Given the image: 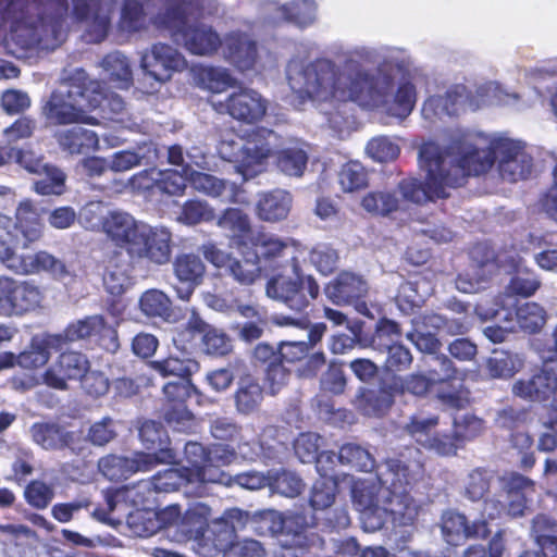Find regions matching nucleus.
Listing matches in <instances>:
<instances>
[{
  "label": "nucleus",
  "mask_w": 557,
  "mask_h": 557,
  "mask_svg": "<svg viewBox=\"0 0 557 557\" xmlns=\"http://www.w3.org/2000/svg\"><path fill=\"white\" fill-rule=\"evenodd\" d=\"M214 219V211L208 202L193 199L186 201L177 215V222L185 225H196Z\"/></svg>",
  "instance_id": "obj_54"
},
{
  "label": "nucleus",
  "mask_w": 557,
  "mask_h": 557,
  "mask_svg": "<svg viewBox=\"0 0 557 557\" xmlns=\"http://www.w3.org/2000/svg\"><path fill=\"white\" fill-rule=\"evenodd\" d=\"M99 83L88 81L86 72L82 69L54 90L44 108L47 119L59 125L84 123L98 124L89 112L101 103Z\"/></svg>",
  "instance_id": "obj_6"
},
{
  "label": "nucleus",
  "mask_w": 557,
  "mask_h": 557,
  "mask_svg": "<svg viewBox=\"0 0 557 557\" xmlns=\"http://www.w3.org/2000/svg\"><path fill=\"white\" fill-rule=\"evenodd\" d=\"M256 248L257 261L264 259L273 261L282 257H289L288 265L293 263L294 257L298 260H305L307 251L293 239H282L276 235L268 233H258L251 238Z\"/></svg>",
  "instance_id": "obj_22"
},
{
  "label": "nucleus",
  "mask_w": 557,
  "mask_h": 557,
  "mask_svg": "<svg viewBox=\"0 0 557 557\" xmlns=\"http://www.w3.org/2000/svg\"><path fill=\"white\" fill-rule=\"evenodd\" d=\"M218 153L223 160L234 163L244 180L263 172L273 154H276L278 169L289 176H301L308 162L304 148L298 144L285 146L281 136L268 128H258L246 138L225 137L218 146Z\"/></svg>",
  "instance_id": "obj_5"
},
{
  "label": "nucleus",
  "mask_w": 557,
  "mask_h": 557,
  "mask_svg": "<svg viewBox=\"0 0 557 557\" xmlns=\"http://www.w3.org/2000/svg\"><path fill=\"white\" fill-rule=\"evenodd\" d=\"M495 163L502 180L509 183L527 180L533 171V158L524 143L505 135L486 136L457 128L445 150L433 141L420 147L424 182L407 178L398 188L404 199L414 203L445 198L449 196L447 189L461 186L467 176L488 172Z\"/></svg>",
  "instance_id": "obj_2"
},
{
  "label": "nucleus",
  "mask_w": 557,
  "mask_h": 557,
  "mask_svg": "<svg viewBox=\"0 0 557 557\" xmlns=\"http://www.w3.org/2000/svg\"><path fill=\"white\" fill-rule=\"evenodd\" d=\"M139 437L144 445L148 449H158L156 453H144L145 455H161V451L164 449H168V435L160 423L156 421H146L141 424L139 429ZM173 456L175 457V454L171 448H169ZM175 458L170 462H174Z\"/></svg>",
  "instance_id": "obj_51"
},
{
  "label": "nucleus",
  "mask_w": 557,
  "mask_h": 557,
  "mask_svg": "<svg viewBox=\"0 0 557 557\" xmlns=\"http://www.w3.org/2000/svg\"><path fill=\"white\" fill-rule=\"evenodd\" d=\"M55 138L62 150L71 154H84L99 148L98 135L79 126L60 131Z\"/></svg>",
  "instance_id": "obj_36"
},
{
  "label": "nucleus",
  "mask_w": 557,
  "mask_h": 557,
  "mask_svg": "<svg viewBox=\"0 0 557 557\" xmlns=\"http://www.w3.org/2000/svg\"><path fill=\"white\" fill-rule=\"evenodd\" d=\"M153 487L159 492H172L184 488L186 494L202 495V488H197V483L184 468H169L153 478Z\"/></svg>",
  "instance_id": "obj_40"
},
{
  "label": "nucleus",
  "mask_w": 557,
  "mask_h": 557,
  "mask_svg": "<svg viewBox=\"0 0 557 557\" xmlns=\"http://www.w3.org/2000/svg\"><path fill=\"white\" fill-rule=\"evenodd\" d=\"M176 347L177 352L171 354L162 360H154L151 367L162 376L174 375L180 380H189V377L199 371V362L187 351L186 344Z\"/></svg>",
  "instance_id": "obj_33"
},
{
  "label": "nucleus",
  "mask_w": 557,
  "mask_h": 557,
  "mask_svg": "<svg viewBox=\"0 0 557 557\" xmlns=\"http://www.w3.org/2000/svg\"><path fill=\"white\" fill-rule=\"evenodd\" d=\"M438 424V418L432 414L416 413L410 417L404 430L417 443L426 447L433 436V431Z\"/></svg>",
  "instance_id": "obj_46"
},
{
  "label": "nucleus",
  "mask_w": 557,
  "mask_h": 557,
  "mask_svg": "<svg viewBox=\"0 0 557 557\" xmlns=\"http://www.w3.org/2000/svg\"><path fill=\"white\" fill-rule=\"evenodd\" d=\"M392 394L385 389L368 391L360 400V408L366 416H382L392 406Z\"/></svg>",
  "instance_id": "obj_61"
},
{
  "label": "nucleus",
  "mask_w": 557,
  "mask_h": 557,
  "mask_svg": "<svg viewBox=\"0 0 557 557\" xmlns=\"http://www.w3.org/2000/svg\"><path fill=\"white\" fill-rule=\"evenodd\" d=\"M386 471L380 473V485L356 482L352 502L360 512L366 532H375L391 519L395 525H411L418 516V505L408 493L420 471V463L412 468L398 459L388 460Z\"/></svg>",
  "instance_id": "obj_4"
},
{
  "label": "nucleus",
  "mask_w": 557,
  "mask_h": 557,
  "mask_svg": "<svg viewBox=\"0 0 557 557\" xmlns=\"http://www.w3.org/2000/svg\"><path fill=\"white\" fill-rule=\"evenodd\" d=\"M88 358L78 351L62 352L42 374V382L54 389L66 391L70 381L81 380L89 370Z\"/></svg>",
  "instance_id": "obj_21"
},
{
  "label": "nucleus",
  "mask_w": 557,
  "mask_h": 557,
  "mask_svg": "<svg viewBox=\"0 0 557 557\" xmlns=\"http://www.w3.org/2000/svg\"><path fill=\"white\" fill-rule=\"evenodd\" d=\"M195 335L200 337V349L203 354L213 357H223L232 351L231 337L222 330L206 323L199 315L193 313L188 319L185 329L181 330L173 337L177 347L187 344Z\"/></svg>",
  "instance_id": "obj_12"
},
{
  "label": "nucleus",
  "mask_w": 557,
  "mask_h": 557,
  "mask_svg": "<svg viewBox=\"0 0 557 557\" xmlns=\"http://www.w3.org/2000/svg\"><path fill=\"white\" fill-rule=\"evenodd\" d=\"M293 206V196L289 191L276 188L259 194L257 201V214L267 222L285 220Z\"/></svg>",
  "instance_id": "obj_32"
},
{
  "label": "nucleus",
  "mask_w": 557,
  "mask_h": 557,
  "mask_svg": "<svg viewBox=\"0 0 557 557\" xmlns=\"http://www.w3.org/2000/svg\"><path fill=\"white\" fill-rule=\"evenodd\" d=\"M332 54L333 58L288 62L286 78L296 107L313 102L338 134L347 123L341 109L348 102L399 119L411 113L417 90L407 75L411 60L404 50L385 49L375 69L363 65L373 63L377 54L367 46H334Z\"/></svg>",
  "instance_id": "obj_1"
},
{
  "label": "nucleus",
  "mask_w": 557,
  "mask_h": 557,
  "mask_svg": "<svg viewBox=\"0 0 557 557\" xmlns=\"http://www.w3.org/2000/svg\"><path fill=\"white\" fill-rule=\"evenodd\" d=\"M368 292L367 283L358 275L343 272L325 287V295L335 305H348L359 300ZM356 309L366 314L368 308L364 302L357 301Z\"/></svg>",
  "instance_id": "obj_25"
},
{
  "label": "nucleus",
  "mask_w": 557,
  "mask_h": 557,
  "mask_svg": "<svg viewBox=\"0 0 557 557\" xmlns=\"http://www.w3.org/2000/svg\"><path fill=\"white\" fill-rule=\"evenodd\" d=\"M117 0H0L3 18L11 23L7 52L17 59L35 49L52 50L63 40L67 21L82 23L87 42L103 41L112 27Z\"/></svg>",
  "instance_id": "obj_3"
},
{
  "label": "nucleus",
  "mask_w": 557,
  "mask_h": 557,
  "mask_svg": "<svg viewBox=\"0 0 557 557\" xmlns=\"http://www.w3.org/2000/svg\"><path fill=\"white\" fill-rule=\"evenodd\" d=\"M338 182L344 191L352 193L367 187L368 175L361 163L350 161L342 166L338 173Z\"/></svg>",
  "instance_id": "obj_58"
},
{
  "label": "nucleus",
  "mask_w": 557,
  "mask_h": 557,
  "mask_svg": "<svg viewBox=\"0 0 557 557\" xmlns=\"http://www.w3.org/2000/svg\"><path fill=\"white\" fill-rule=\"evenodd\" d=\"M265 10L271 14L272 23L286 21L299 27L312 25L317 17V4L313 0H294L283 5L271 1L267 4Z\"/></svg>",
  "instance_id": "obj_31"
},
{
  "label": "nucleus",
  "mask_w": 557,
  "mask_h": 557,
  "mask_svg": "<svg viewBox=\"0 0 557 557\" xmlns=\"http://www.w3.org/2000/svg\"><path fill=\"white\" fill-rule=\"evenodd\" d=\"M140 236L133 243L129 257L147 259L156 264H165L171 258L172 234L165 227L150 226L145 223Z\"/></svg>",
  "instance_id": "obj_20"
},
{
  "label": "nucleus",
  "mask_w": 557,
  "mask_h": 557,
  "mask_svg": "<svg viewBox=\"0 0 557 557\" xmlns=\"http://www.w3.org/2000/svg\"><path fill=\"white\" fill-rule=\"evenodd\" d=\"M187 182L198 191L211 197H219L225 189V183L218 177L199 171L185 170Z\"/></svg>",
  "instance_id": "obj_62"
},
{
  "label": "nucleus",
  "mask_w": 557,
  "mask_h": 557,
  "mask_svg": "<svg viewBox=\"0 0 557 557\" xmlns=\"http://www.w3.org/2000/svg\"><path fill=\"white\" fill-rule=\"evenodd\" d=\"M184 454L187 467H183L189 472L190 476L197 483V488L205 492V483L228 484L227 474L219 469L208 468L207 456L208 448H205L197 442H189L185 445Z\"/></svg>",
  "instance_id": "obj_23"
},
{
  "label": "nucleus",
  "mask_w": 557,
  "mask_h": 557,
  "mask_svg": "<svg viewBox=\"0 0 557 557\" xmlns=\"http://www.w3.org/2000/svg\"><path fill=\"white\" fill-rule=\"evenodd\" d=\"M212 108L219 113H227L233 119L256 123L267 113V100L255 89L242 88L232 92L225 101H211Z\"/></svg>",
  "instance_id": "obj_17"
},
{
  "label": "nucleus",
  "mask_w": 557,
  "mask_h": 557,
  "mask_svg": "<svg viewBox=\"0 0 557 557\" xmlns=\"http://www.w3.org/2000/svg\"><path fill=\"white\" fill-rule=\"evenodd\" d=\"M171 299L159 289L145 292L139 299L141 312L147 317L168 318L171 314Z\"/></svg>",
  "instance_id": "obj_50"
},
{
  "label": "nucleus",
  "mask_w": 557,
  "mask_h": 557,
  "mask_svg": "<svg viewBox=\"0 0 557 557\" xmlns=\"http://www.w3.org/2000/svg\"><path fill=\"white\" fill-rule=\"evenodd\" d=\"M174 459L169 449H163L161 455H145L136 453L133 457H122L109 455L101 458L98 462L100 472L111 481H117L128 478L138 471H149L162 462H171Z\"/></svg>",
  "instance_id": "obj_16"
},
{
  "label": "nucleus",
  "mask_w": 557,
  "mask_h": 557,
  "mask_svg": "<svg viewBox=\"0 0 557 557\" xmlns=\"http://www.w3.org/2000/svg\"><path fill=\"white\" fill-rule=\"evenodd\" d=\"M338 460L339 463L350 466L359 471L370 472L375 468V460L371 453L354 443L341 447Z\"/></svg>",
  "instance_id": "obj_45"
},
{
  "label": "nucleus",
  "mask_w": 557,
  "mask_h": 557,
  "mask_svg": "<svg viewBox=\"0 0 557 557\" xmlns=\"http://www.w3.org/2000/svg\"><path fill=\"white\" fill-rule=\"evenodd\" d=\"M144 222L137 221L128 212L112 210L107 213L102 232L119 247L129 255L133 243L140 236Z\"/></svg>",
  "instance_id": "obj_27"
},
{
  "label": "nucleus",
  "mask_w": 557,
  "mask_h": 557,
  "mask_svg": "<svg viewBox=\"0 0 557 557\" xmlns=\"http://www.w3.org/2000/svg\"><path fill=\"white\" fill-rule=\"evenodd\" d=\"M176 0H122L116 22L117 30L123 35H135L147 32L150 26L160 33H166L168 26L159 21L168 20Z\"/></svg>",
  "instance_id": "obj_11"
},
{
  "label": "nucleus",
  "mask_w": 557,
  "mask_h": 557,
  "mask_svg": "<svg viewBox=\"0 0 557 557\" xmlns=\"http://www.w3.org/2000/svg\"><path fill=\"white\" fill-rule=\"evenodd\" d=\"M435 385L431 374L412 373L399 376L394 381V389L400 394H411L413 396H424Z\"/></svg>",
  "instance_id": "obj_55"
},
{
  "label": "nucleus",
  "mask_w": 557,
  "mask_h": 557,
  "mask_svg": "<svg viewBox=\"0 0 557 557\" xmlns=\"http://www.w3.org/2000/svg\"><path fill=\"white\" fill-rule=\"evenodd\" d=\"M361 207L369 213L387 215L398 210L399 200L389 191H370L362 198Z\"/></svg>",
  "instance_id": "obj_52"
},
{
  "label": "nucleus",
  "mask_w": 557,
  "mask_h": 557,
  "mask_svg": "<svg viewBox=\"0 0 557 557\" xmlns=\"http://www.w3.org/2000/svg\"><path fill=\"white\" fill-rule=\"evenodd\" d=\"M108 212L102 201H90L81 209L78 221L87 230L102 231Z\"/></svg>",
  "instance_id": "obj_63"
},
{
  "label": "nucleus",
  "mask_w": 557,
  "mask_h": 557,
  "mask_svg": "<svg viewBox=\"0 0 557 557\" xmlns=\"http://www.w3.org/2000/svg\"><path fill=\"white\" fill-rule=\"evenodd\" d=\"M531 537L543 557H557V522L554 519L537 515L532 520Z\"/></svg>",
  "instance_id": "obj_39"
},
{
  "label": "nucleus",
  "mask_w": 557,
  "mask_h": 557,
  "mask_svg": "<svg viewBox=\"0 0 557 557\" xmlns=\"http://www.w3.org/2000/svg\"><path fill=\"white\" fill-rule=\"evenodd\" d=\"M441 529L445 541L451 545H458L469 537H486L490 534L484 521L468 523L465 515L448 510L443 513Z\"/></svg>",
  "instance_id": "obj_29"
},
{
  "label": "nucleus",
  "mask_w": 557,
  "mask_h": 557,
  "mask_svg": "<svg viewBox=\"0 0 557 557\" xmlns=\"http://www.w3.org/2000/svg\"><path fill=\"white\" fill-rule=\"evenodd\" d=\"M15 232L16 225H14L12 219L0 213V262L8 270L20 275H33L45 272L60 281L72 276L71 270L63 260L46 250L17 255L14 250V244L16 243Z\"/></svg>",
  "instance_id": "obj_9"
},
{
  "label": "nucleus",
  "mask_w": 557,
  "mask_h": 557,
  "mask_svg": "<svg viewBox=\"0 0 557 557\" xmlns=\"http://www.w3.org/2000/svg\"><path fill=\"white\" fill-rule=\"evenodd\" d=\"M493 475L485 469L472 470L465 480L463 495L472 502L482 499L490 491Z\"/></svg>",
  "instance_id": "obj_57"
},
{
  "label": "nucleus",
  "mask_w": 557,
  "mask_h": 557,
  "mask_svg": "<svg viewBox=\"0 0 557 557\" xmlns=\"http://www.w3.org/2000/svg\"><path fill=\"white\" fill-rule=\"evenodd\" d=\"M519 95L509 94L495 82L479 86L475 96H471L463 85H455L448 88L444 95L430 97L422 107L423 120L429 126H436L438 122H444L446 117L458 115L466 109L476 110L485 104L512 106L520 110L524 104L518 103ZM531 106L527 103L525 107Z\"/></svg>",
  "instance_id": "obj_7"
},
{
  "label": "nucleus",
  "mask_w": 557,
  "mask_h": 557,
  "mask_svg": "<svg viewBox=\"0 0 557 557\" xmlns=\"http://www.w3.org/2000/svg\"><path fill=\"white\" fill-rule=\"evenodd\" d=\"M199 0H176L173 13L169 18L159 21L168 26L166 33L173 42L185 48L189 53L200 57H212L221 48L223 38L209 24L190 23L194 10Z\"/></svg>",
  "instance_id": "obj_8"
},
{
  "label": "nucleus",
  "mask_w": 557,
  "mask_h": 557,
  "mask_svg": "<svg viewBox=\"0 0 557 557\" xmlns=\"http://www.w3.org/2000/svg\"><path fill=\"white\" fill-rule=\"evenodd\" d=\"M522 366L523 361L518 355L507 351H494L487 360L488 372L496 379L511 377Z\"/></svg>",
  "instance_id": "obj_48"
},
{
  "label": "nucleus",
  "mask_w": 557,
  "mask_h": 557,
  "mask_svg": "<svg viewBox=\"0 0 557 557\" xmlns=\"http://www.w3.org/2000/svg\"><path fill=\"white\" fill-rule=\"evenodd\" d=\"M30 434L34 442L45 449H57L66 444L67 433L53 423H35Z\"/></svg>",
  "instance_id": "obj_44"
},
{
  "label": "nucleus",
  "mask_w": 557,
  "mask_h": 557,
  "mask_svg": "<svg viewBox=\"0 0 557 557\" xmlns=\"http://www.w3.org/2000/svg\"><path fill=\"white\" fill-rule=\"evenodd\" d=\"M503 497L506 506L505 513L510 517H521L528 510V495L534 492V482L517 472L508 473L500 479Z\"/></svg>",
  "instance_id": "obj_26"
},
{
  "label": "nucleus",
  "mask_w": 557,
  "mask_h": 557,
  "mask_svg": "<svg viewBox=\"0 0 557 557\" xmlns=\"http://www.w3.org/2000/svg\"><path fill=\"white\" fill-rule=\"evenodd\" d=\"M367 154L374 161L388 162L395 160L400 152L398 144L387 136L372 138L366 148Z\"/></svg>",
  "instance_id": "obj_59"
},
{
  "label": "nucleus",
  "mask_w": 557,
  "mask_h": 557,
  "mask_svg": "<svg viewBox=\"0 0 557 557\" xmlns=\"http://www.w3.org/2000/svg\"><path fill=\"white\" fill-rule=\"evenodd\" d=\"M211 519V508L202 503L191 504L181 519V530L189 539L211 543L216 536L218 530H213V520Z\"/></svg>",
  "instance_id": "obj_30"
},
{
  "label": "nucleus",
  "mask_w": 557,
  "mask_h": 557,
  "mask_svg": "<svg viewBox=\"0 0 557 557\" xmlns=\"http://www.w3.org/2000/svg\"><path fill=\"white\" fill-rule=\"evenodd\" d=\"M15 218L16 231L18 230L25 239L23 248H27L29 244L40 239L44 226L39 213L30 200L25 199L18 203Z\"/></svg>",
  "instance_id": "obj_38"
},
{
  "label": "nucleus",
  "mask_w": 557,
  "mask_h": 557,
  "mask_svg": "<svg viewBox=\"0 0 557 557\" xmlns=\"http://www.w3.org/2000/svg\"><path fill=\"white\" fill-rule=\"evenodd\" d=\"M186 66L185 57L176 48L164 42L151 45L140 58L144 73L160 85L169 82L175 73L184 71Z\"/></svg>",
  "instance_id": "obj_13"
},
{
  "label": "nucleus",
  "mask_w": 557,
  "mask_h": 557,
  "mask_svg": "<svg viewBox=\"0 0 557 557\" xmlns=\"http://www.w3.org/2000/svg\"><path fill=\"white\" fill-rule=\"evenodd\" d=\"M173 272L177 280V284L173 285L177 297L187 301L195 288L201 284L206 267L200 257L194 253H183L173 261Z\"/></svg>",
  "instance_id": "obj_24"
},
{
  "label": "nucleus",
  "mask_w": 557,
  "mask_h": 557,
  "mask_svg": "<svg viewBox=\"0 0 557 557\" xmlns=\"http://www.w3.org/2000/svg\"><path fill=\"white\" fill-rule=\"evenodd\" d=\"M198 83L212 92H222L235 85L230 70L222 66H203L196 72Z\"/></svg>",
  "instance_id": "obj_43"
},
{
  "label": "nucleus",
  "mask_w": 557,
  "mask_h": 557,
  "mask_svg": "<svg viewBox=\"0 0 557 557\" xmlns=\"http://www.w3.org/2000/svg\"><path fill=\"white\" fill-rule=\"evenodd\" d=\"M285 547L311 549L324 548L322 537L308 525L306 517L299 513L286 515L284 529L280 539Z\"/></svg>",
  "instance_id": "obj_28"
},
{
  "label": "nucleus",
  "mask_w": 557,
  "mask_h": 557,
  "mask_svg": "<svg viewBox=\"0 0 557 557\" xmlns=\"http://www.w3.org/2000/svg\"><path fill=\"white\" fill-rule=\"evenodd\" d=\"M300 261L294 257L289 264L292 274L272 276L265 286L269 298L282 302L295 312H302L319 295L320 288L313 276L304 274Z\"/></svg>",
  "instance_id": "obj_10"
},
{
  "label": "nucleus",
  "mask_w": 557,
  "mask_h": 557,
  "mask_svg": "<svg viewBox=\"0 0 557 557\" xmlns=\"http://www.w3.org/2000/svg\"><path fill=\"white\" fill-rule=\"evenodd\" d=\"M516 318L522 331L533 334L545 325L547 313L539 304L525 302L517 309Z\"/></svg>",
  "instance_id": "obj_47"
},
{
  "label": "nucleus",
  "mask_w": 557,
  "mask_h": 557,
  "mask_svg": "<svg viewBox=\"0 0 557 557\" xmlns=\"http://www.w3.org/2000/svg\"><path fill=\"white\" fill-rule=\"evenodd\" d=\"M201 252L207 261L224 269L225 274L240 285H252L261 277L262 270L257 259H236L212 243L202 245Z\"/></svg>",
  "instance_id": "obj_18"
},
{
  "label": "nucleus",
  "mask_w": 557,
  "mask_h": 557,
  "mask_svg": "<svg viewBox=\"0 0 557 557\" xmlns=\"http://www.w3.org/2000/svg\"><path fill=\"white\" fill-rule=\"evenodd\" d=\"M249 520V513L239 508L227 509L222 517L213 519V530L218 532L212 540V547L225 550L233 542L235 531L243 529Z\"/></svg>",
  "instance_id": "obj_34"
},
{
  "label": "nucleus",
  "mask_w": 557,
  "mask_h": 557,
  "mask_svg": "<svg viewBox=\"0 0 557 557\" xmlns=\"http://www.w3.org/2000/svg\"><path fill=\"white\" fill-rule=\"evenodd\" d=\"M111 334V347L117 348L116 335L113 330L106 329V322L102 315H90L70 324L65 330V338L74 342L99 334L102 331Z\"/></svg>",
  "instance_id": "obj_42"
},
{
  "label": "nucleus",
  "mask_w": 557,
  "mask_h": 557,
  "mask_svg": "<svg viewBox=\"0 0 557 557\" xmlns=\"http://www.w3.org/2000/svg\"><path fill=\"white\" fill-rule=\"evenodd\" d=\"M221 51L223 59L240 72L253 70L260 59L259 45L255 36L243 29L226 33Z\"/></svg>",
  "instance_id": "obj_19"
},
{
  "label": "nucleus",
  "mask_w": 557,
  "mask_h": 557,
  "mask_svg": "<svg viewBox=\"0 0 557 557\" xmlns=\"http://www.w3.org/2000/svg\"><path fill=\"white\" fill-rule=\"evenodd\" d=\"M163 418L177 432H190L196 426V419L185 405L163 407Z\"/></svg>",
  "instance_id": "obj_60"
},
{
  "label": "nucleus",
  "mask_w": 557,
  "mask_h": 557,
  "mask_svg": "<svg viewBox=\"0 0 557 557\" xmlns=\"http://www.w3.org/2000/svg\"><path fill=\"white\" fill-rule=\"evenodd\" d=\"M521 261L520 257L510 260L517 274L510 280L507 289L513 295L529 297L540 287V281L534 274L521 270Z\"/></svg>",
  "instance_id": "obj_53"
},
{
  "label": "nucleus",
  "mask_w": 557,
  "mask_h": 557,
  "mask_svg": "<svg viewBox=\"0 0 557 557\" xmlns=\"http://www.w3.org/2000/svg\"><path fill=\"white\" fill-rule=\"evenodd\" d=\"M233 397L236 411L249 416L259 410L263 401V388L256 379L247 375L239 379Z\"/></svg>",
  "instance_id": "obj_37"
},
{
  "label": "nucleus",
  "mask_w": 557,
  "mask_h": 557,
  "mask_svg": "<svg viewBox=\"0 0 557 557\" xmlns=\"http://www.w3.org/2000/svg\"><path fill=\"white\" fill-rule=\"evenodd\" d=\"M44 296L40 288L27 281L0 276V312L21 315L39 307Z\"/></svg>",
  "instance_id": "obj_15"
},
{
  "label": "nucleus",
  "mask_w": 557,
  "mask_h": 557,
  "mask_svg": "<svg viewBox=\"0 0 557 557\" xmlns=\"http://www.w3.org/2000/svg\"><path fill=\"white\" fill-rule=\"evenodd\" d=\"M512 393L523 399L545 403L549 408V417H557V362L546 364L529 379L517 381Z\"/></svg>",
  "instance_id": "obj_14"
},
{
  "label": "nucleus",
  "mask_w": 557,
  "mask_h": 557,
  "mask_svg": "<svg viewBox=\"0 0 557 557\" xmlns=\"http://www.w3.org/2000/svg\"><path fill=\"white\" fill-rule=\"evenodd\" d=\"M103 286L113 296H121L132 285L131 265L121 253H115L106 263Z\"/></svg>",
  "instance_id": "obj_35"
},
{
  "label": "nucleus",
  "mask_w": 557,
  "mask_h": 557,
  "mask_svg": "<svg viewBox=\"0 0 557 557\" xmlns=\"http://www.w3.org/2000/svg\"><path fill=\"white\" fill-rule=\"evenodd\" d=\"M270 487L283 496L296 497L305 488L302 480L295 472L287 470L270 471Z\"/></svg>",
  "instance_id": "obj_56"
},
{
  "label": "nucleus",
  "mask_w": 557,
  "mask_h": 557,
  "mask_svg": "<svg viewBox=\"0 0 557 557\" xmlns=\"http://www.w3.org/2000/svg\"><path fill=\"white\" fill-rule=\"evenodd\" d=\"M49 345L44 337H33L29 348L17 356L16 364L25 369H36L46 364L50 358Z\"/></svg>",
  "instance_id": "obj_49"
},
{
  "label": "nucleus",
  "mask_w": 557,
  "mask_h": 557,
  "mask_svg": "<svg viewBox=\"0 0 557 557\" xmlns=\"http://www.w3.org/2000/svg\"><path fill=\"white\" fill-rule=\"evenodd\" d=\"M218 225L233 236H245L250 232V221L240 209L230 208L218 220Z\"/></svg>",
  "instance_id": "obj_64"
},
{
  "label": "nucleus",
  "mask_w": 557,
  "mask_h": 557,
  "mask_svg": "<svg viewBox=\"0 0 557 557\" xmlns=\"http://www.w3.org/2000/svg\"><path fill=\"white\" fill-rule=\"evenodd\" d=\"M100 66L116 87L127 89L132 85L133 73L129 60L121 51L107 54L100 62Z\"/></svg>",
  "instance_id": "obj_41"
}]
</instances>
